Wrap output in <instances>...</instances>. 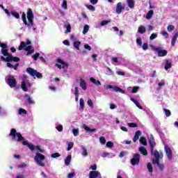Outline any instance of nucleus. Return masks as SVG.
<instances>
[{
    "mask_svg": "<svg viewBox=\"0 0 178 178\" xmlns=\"http://www.w3.org/2000/svg\"><path fill=\"white\" fill-rule=\"evenodd\" d=\"M101 156L102 158H113V156H115V155L112 153H109V152H104L102 154Z\"/></svg>",
    "mask_w": 178,
    "mask_h": 178,
    "instance_id": "a211bd4d",
    "label": "nucleus"
},
{
    "mask_svg": "<svg viewBox=\"0 0 178 178\" xmlns=\"http://www.w3.org/2000/svg\"><path fill=\"white\" fill-rule=\"evenodd\" d=\"M111 23V21H108V20H104V21H102L100 24L101 26H106V24Z\"/></svg>",
    "mask_w": 178,
    "mask_h": 178,
    "instance_id": "5fc2aeb1",
    "label": "nucleus"
},
{
    "mask_svg": "<svg viewBox=\"0 0 178 178\" xmlns=\"http://www.w3.org/2000/svg\"><path fill=\"white\" fill-rule=\"evenodd\" d=\"M138 33H139L140 34H144V33H145V26H139L138 29Z\"/></svg>",
    "mask_w": 178,
    "mask_h": 178,
    "instance_id": "cd10ccee",
    "label": "nucleus"
},
{
    "mask_svg": "<svg viewBox=\"0 0 178 178\" xmlns=\"http://www.w3.org/2000/svg\"><path fill=\"white\" fill-rule=\"evenodd\" d=\"M177 37H178V33L177 32L174 36L172 38L171 40V45L172 47H175V44H176V41H177Z\"/></svg>",
    "mask_w": 178,
    "mask_h": 178,
    "instance_id": "412c9836",
    "label": "nucleus"
},
{
    "mask_svg": "<svg viewBox=\"0 0 178 178\" xmlns=\"http://www.w3.org/2000/svg\"><path fill=\"white\" fill-rule=\"evenodd\" d=\"M149 144L150 145V151L152 152V155L154 156V153L158 150H154V147H155L156 143H155V139H154V136L152 135H151V136H150V139L149 140Z\"/></svg>",
    "mask_w": 178,
    "mask_h": 178,
    "instance_id": "9d476101",
    "label": "nucleus"
},
{
    "mask_svg": "<svg viewBox=\"0 0 178 178\" xmlns=\"http://www.w3.org/2000/svg\"><path fill=\"white\" fill-rule=\"evenodd\" d=\"M71 40L73 42L74 47L77 51H80V45H81V42L80 41L76 40V38L74 36H71Z\"/></svg>",
    "mask_w": 178,
    "mask_h": 178,
    "instance_id": "ddd939ff",
    "label": "nucleus"
},
{
    "mask_svg": "<svg viewBox=\"0 0 178 178\" xmlns=\"http://www.w3.org/2000/svg\"><path fill=\"white\" fill-rule=\"evenodd\" d=\"M86 6L89 10H91L92 12H94V10H95V7L92 6V5H86Z\"/></svg>",
    "mask_w": 178,
    "mask_h": 178,
    "instance_id": "09e8293b",
    "label": "nucleus"
},
{
    "mask_svg": "<svg viewBox=\"0 0 178 178\" xmlns=\"http://www.w3.org/2000/svg\"><path fill=\"white\" fill-rule=\"evenodd\" d=\"M127 3L129 8H130L131 9H133V8H134V1L127 0Z\"/></svg>",
    "mask_w": 178,
    "mask_h": 178,
    "instance_id": "c85d7f7f",
    "label": "nucleus"
},
{
    "mask_svg": "<svg viewBox=\"0 0 178 178\" xmlns=\"http://www.w3.org/2000/svg\"><path fill=\"white\" fill-rule=\"evenodd\" d=\"M107 88H111L113 91H115V92H121V94H124L125 92L124 90H122V88L112 85L107 86Z\"/></svg>",
    "mask_w": 178,
    "mask_h": 178,
    "instance_id": "2eb2a0df",
    "label": "nucleus"
},
{
    "mask_svg": "<svg viewBox=\"0 0 178 178\" xmlns=\"http://www.w3.org/2000/svg\"><path fill=\"white\" fill-rule=\"evenodd\" d=\"M123 9H124V6H123V3H122V2H119L118 3H117L115 8V12L117 15H120Z\"/></svg>",
    "mask_w": 178,
    "mask_h": 178,
    "instance_id": "4468645a",
    "label": "nucleus"
},
{
    "mask_svg": "<svg viewBox=\"0 0 178 178\" xmlns=\"http://www.w3.org/2000/svg\"><path fill=\"white\" fill-rule=\"evenodd\" d=\"M38 56H40V54L36 53L32 56V58H33L34 60H37L38 59Z\"/></svg>",
    "mask_w": 178,
    "mask_h": 178,
    "instance_id": "bf43d9fd",
    "label": "nucleus"
},
{
    "mask_svg": "<svg viewBox=\"0 0 178 178\" xmlns=\"http://www.w3.org/2000/svg\"><path fill=\"white\" fill-rule=\"evenodd\" d=\"M17 168H27V164H26L25 163H22V164L19 165Z\"/></svg>",
    "mask_w": 178,
    "mask_h": 178,
    "instance_id": "4d7b16f0",
    "label": "nucleus"
},
{
    "mask_svg": "<svg viewBox=\"0 0 178 178\" xmlns=\"http://www.w3.org/2000/svg\"><path fill=\"white\" fill-rule=\"evenodd\" d=\"M138 90H140V87L138 86H134L133 88H132V94H136V92H137V91H138Z\"/></svg>",
    "mask_w": 178,
    "mask_h": 178,
    "instance_id": "8fccbe9b",
    "label": "nucleus"
},
{
    "mask_svg": "<svg viewBox=\"0 0 178 178\" xmlns=\"http://www.w3.org/2000/svg\"><path fill=\"white\" fill-rule=\"evenodd\" d=\"M21 87L23 91H24L25 92H27L28 88H31V83H30L29 81L26 80L22 82Z\"/></svg>",
    "mask_w": 178,
    "mask_h": 178,
    "instance_id": "9b49d317",
    "label": "nucleus"
},
{
    "mask_svg": "<svg viewBox=\"0 0 178 178\" xmlns=\"http://www.w3.org/2000/svg\"><path fill=\"white\" fill-rule=\"evenodd\" d=\"M65 29H66L65 33H70L71 30H72V26L70 25V24H65L64 25Z\"/></svg>",
    "mask_w": 178,
    "mask_h": 178,
    "instance_id": "7c9ffc66",
    "label": "nucleus"
},
{
    "mask_svg": "<svg viewBox=\"0 0 178 178\" xmlns=\"http://www.w3.org/2000/svg\"><path fill=\"white\" fill-rule=\"evenodd\" d=\"M61 8H63V9H64L65 10H67V1H66V0H63L62 4H61Z\"/></svg>",
    "mask_w": 178,
    "mask_h": 178,
    "instance_id": "c9c22d12",
    "label": "nucleus"
},
{
    "mask_svg": "<svg viewBox=\"0 0 178 178\" xmlns=\"http://www.w3.org/2000/svg\"><path fill=\"white\" fill-rule=\"evenodd\" d=\"M141 47L143 48V51H147L148 49V44L147 43H144Z\"/></svg>",
    "mask_w": 178,
    "mask_h": 178,
    "instance_id": "864d4df0",
    "label": "nucleus"
},
{
    "mask_svg": "<svg viewBox=\"0 0 178 178\" xmlns=\"http://www.w3.org/2000/svg\"><path fill=\"white\" fill-rule=\"evenodd\" d=\"M170 67H172V63L169 62V60H166L165 70H168V69H170Z\"/></svg>",
    "mask_w": 178,
    "mask_h": 178,
    "instance_id": "72a5a7b5",
    "label": "nucleus"
},
{
    "mask_svg": "<svg viewBox=\"0 0 178 178\" xmlns=\"http://www.w3.org/2000/svg\"><path fill=\"white\" fill-rule=\"evenodd\" d=\"M25 97L27 99L28 104H29L30 105H33L35 104V102L33 99H31V97H30V95H26Z\"/></svg>",
    "mask_w": 178,
    "mask_h": 178,
    "instance_id": "b1692460",
    "label": "nucleus"
},
{
    "mask_svg": "<svg viewBox=\"0 0 178 178\" xmlns=\"http://www.w3.org/2000/svg\"><path fill=\"white\" fill-rule=\"evenodd\" d=\"M165 152L167 155L168 159L170 161H172V158H173L172 153V149L168 145H165L164 147Z\"/></svg>",
    "mask_w": 178,
    "mask_h": 178,
    "instance_id": "f8f14e48",
    "label": "nucleus"
},
{
    "mask_svg": "<svg viewBox=\"0 0 178 178\" xmlns=\"http://www.w3.org/2000/svg\"><path fill=\"white\" fill-rule=\"evenodd\" d=\"M88 30H90V26L88 25H85L83 26V34H87Z\"/></svg>",
    "mask_w": 178,
    "mask_h": 178,
    "instance_id": "4c0bfd02",
    "label": "nucleus"
},
{
    "mask_svg": "<svg viewBox=\"0 0 178 178\" xmlns=\"http://www.w3.org/2000/svg\"><path fill=\"white\" fill-rule=\"evenodd\" d=\"M26 72L31 76H33V77H34V76H36V77H38V79H41V77H42V75L40 72H38L36 70H35L34 69H33L31 67L27 68Z\"/></svg>",
    "mask_w": 178,
    "mask_h": 178,
    "instance_id": "6e6552de",
    "label": "nucleus"
},
{
    "mask_svg": "<svg viewBox=\"0 0 178 178\" xmlns=\"http://www.w3.org/2000/svg\"><path fill=\"white\" fill-rule=\"evenodd\" d=\"M16 178H24V175L23 174H17Z\"/></svg>",
    "mask_w": 178,
    "mask_h": 178,
    "instance_id": "774afa93",
    "label": "nucleus"
},
{
    "mask_svg": "<svg viewBox=\"0 0 178 178\" xmlns=\"http://www.w3.org/2000/svg\"><path fill=\"white\" fill-rule=\"evenodd\" d=\"M84 48L85 49H87L88 51H91V46L88 45V44H84Z\"/></svg>",
    "mask_w": 178,
    "mask_h": 178,
    "instance_id": "0e129e2a",
    "label": "nucleus"
},
{
    "mask_svg": "<svg viewBox=\"0 0 178 178\" xmlns=\"http://www.w3.org/2000/svg\"><path fill=\"white\" fill-rule=\"evenodd\" d=\"M67 151H70L72 148H73V145H74V143L73 142H67Z\"/></svg>",
    "mask_w": 178,
    "mask_h": 178,
    "instance_id": "473e14b6",
    "label": "nucleus"
},
{
    "mask_svg": "<svg viewBox=\"0 0 178 178\" xmlns=\"http://www.w3.org/2000/svg\"><path fill=\"white\" fill-rule=\"evenodd\" d=\"M106 147L107 148H112V147H113V143H112L111 141L107 142L106 144Z\"/></svg>",
    "mask_w": 178,
    "mask_h": 178,
    "instance_id": "3c124183",
    "label": "nucleus"
},
{
    "mask_svg": "<svg viewBox=\"0 0 178 178\" xmlns=\"http://www.w3.org/2000/svg\"><path fill=\"white\" fill-rule=\"evenodd\" d=\"M101 178V173L98 171H90L89 173V178Z\"/></svg>",
    "mask_w": 178,
    "mask_h": 178,
    "instance_id": "dca6fc26",
    "label": "nucleus"
},
{
    "mask_svg": "<svg viewBox=\"0 0 178 178\" xmlns=\"http://www.w3.org/2000/svg\"><path fill=\"white\" fill-rule=\"evenodd\" d=\"M6 81L10 86V88H15L16 87V84H17V82H16V79H15V76L12 75H8L6 78Z\"/></svg>",
    "mask_w": 178,
    "mask_h": 178,
    "instance_id": "423d86ee",
    "label": "nucleus"
},
{
    "mask_svg": "<svg viewBox=\"0 0 178 178\" xmlns=\"http://www.w3.org/2000/svg\"><path fill=\"white\" fill-rule=\"evenodd\" d=\"M81 155L82 156L86 157L88 156V152L87 151V148L84 146L81 147Z\"/></svg>",
    "mask_w": 178,
    "mask_h": 178,
    "instance_id": "6ab92c4d",
    "label": "nucleus"
},
{
    "mask_svg": "<svg viewBox=\"0 0 178 178\" xmlns=\"http://www.w3.org/2000/svg\"><path fill=\"white\" fill-rule=\"evenodd\" d=\"M56 130H58V131H63V126H62L61 124H58V126L56 127Z\"/></svg>",
    "mask_w": 178,
    "mask_h": 178,
    "instance_id": "603ef678",
    "label": "nucleus"
},
{
    "mask_svg": "<svg viewBox=\"0 0 178 178\" xmlns=\"http://www.w3.org/2000/svg\"><path fill=\"white\" fill-rule=\"evenodd\" d=\"M139 152H140V154L145 156L148 155V152H147V149H145V147H139Z\"/></svg>",
    "mask_w": 178,
    "mask_h": 178,
    "instance_id": "5701e85b",
    "label": "nucleus"
},
{
    "mask_svg": "<svg viewBox=\"0 0 178 178\" xmlns=\"http://www.w3.org/2000/svg\"><path fill=\"white\" fill-rule=\"evenodd\" d=\"M90 81H91L92 83H93V84H95L96 86H101V81H96V79H94L93 77H91V78L90 79Z\"/></svg>",
    "mask_w": 178,
    "mask_h": 178,
    "instance_id": "2f4dec72",
    "label": "nucleus"
},
{
    "mask_svg": "<svg viewBox=\"0 0 178 178\" xmlns=\"http://www.w3.org/2000/svg\"><path fill=\"white\" fill-rule=\"evenodd\" d=\"M154 156L152 159V163L154 164H157L158 168L160 169V170H163L165 169V165L163 164L159 163V159H162L163 158V154L161 152L156 151L154 153Z\"/></svg>",
    "mask_w": 178,
    "mask_h": 178,
    "instance_id": "20e7f679",
    "label": "nucleus"
},
{
    "mask_svg": "<svg viewBox=\"0 0 178 178\" xmlns=\"http://www.w3.org/2000/svg\"><path fill=\"white\" fill-rule=\"evenodd\" d=\"M22 19L24 23L25 26H27L29 30H33V31H35V27L34 26V22H33V19H34V15L33 14V10L31 8H29L27 11V19L28 22H27V19L26 18V13H23Z\"/></svg>",
    "mask_w": 178,
    "mask_h": 178,
    "instance_id": "7ed1b4c3",
    "label": "nucleus"
},
{
    "mask_svg": "<svg viewBox=\"0 0 178 178\" xmlns=\"http://www.w3.org/2000/svg\"><path fill=\"white\" fill-rule=\"evenodd\" d=\"M90 169L92 170H97V164H95L93 165H90Z\"/></svg>",
    "mask_w": 178,
    "mask_h": 178,
    "instance_id": "69168bd1",
    "label": "nucleus"
},
{
    "mask_svg": "<svg viewBox=\"0 0 178 178\" xmlns=\"http://www.w3.org/2000/svg\"><path fill=\"white\" fill-rule=\"evenodd\" d=\"M60 154L59 153H54L51 154V158H59Z\"/></svg>",
    "mask_w": 178,
    "mask_h": 178,
    "instance_id": "13d9d810",
    "label": "nucleus"
},
{
    "mask_svg": "<svg viewBox=\"0 0 178 178\" xmlns=\"http://www.w3.org/2000/svg\"><path fill=\"white\" fill-rule=\"evenodd\" d=\"M79 106H80V109L81 111H84V99H83V98L80 99L79 100Z\"/></svg>",
    "mask_w": 178,
    "mask_h": 178,
    "instance_id": "f704fd0d",
    "label": "nucleus"
},
{
    "mask_svg": "<svg viewBox=\"0 0 178 178\" xmlns=\"http://www.w3.org/2000/svg\"><path fill=\"white\" fill-rule=\"evenodd\" d=\"M158 37V33H152L150 37H149V40L150 41H153V40H155V38H156Z\"/></svg>",
    "mask_w": 178,
    "mask_h": 178,
    "instance_id": "37998d69",
    "label": "nucleus"
},
{
    "mask_svg": "<svg viewBox=\"0 0 178 178\" xmlns=\"http://www.w3.org/2000/svg\"><path fill=\"white\" fill-rule=\"evenodd\" d=\"M131 163L133 166L140 163V154L136 153L134 154L133 158L131 159Z\"/></svg>",
    "mask_w": 178,
    "mask_h": 178,
    "instance_id": "1a4fd4ad",
    "label": "nucleus"
},
{
    "mask_svg": "<svg viewBox=\"0 0 178 178\" xmlns=\"http://www.w3.org/2000/svg\"><path fill=\"white\" fill-rule=\"evenodd\" d=\"M72 134L74 137H77L80 134V129H79V128L73 129Z\"/></svg>",
    "mask_w": 178,
    "mask_h": 178,
    "instance_id": "c756f323",
    "label": "nucleus"
},
{
    "mask_svg": "<svg viewBox=\"0 0 178 178\" xmlns=\"http://www.w3.org/2000/svg\"><path fill=\"white\" fill-rule=\"evenodd\" d=\"M83 129H84V130H86V131H90V133L96 131L97 130L96 129H90L86 124H83Z\"/></svg>",
    "mask_w": 178,
    "mask_h": 178,
    "instance_id": "a878e982",
    "label": "nucleus"
},
{
    "mask_svg": "<svg viewBox=\"0 0 178 178\" xmlns=\"http://www.w3.org/2000/svg\"><path fill=\"white\" fill-rule=\"evenodd\" d=\"M9 136L11 138L12 141H15V143H22L23 145H26L31 151H36L34 156L35 162L39 165V166H42V168L45 166V163L42 162V161L45 159V156L42 154L45 151L43 149H41V147L39 145L35 146L33 143H29V141L23 137L22 134L20 132H17L15 129H10Z\"/></svg>",
    "mask_w": 178,
    "mask_h": 178,
    "instance_id": "f257e3e1",
    "label": "nucleus"
},
{
    "mask_svg": "<svg viewBox=\"0 0 178 178\" xmlns=\"http://www.w3.org/2000/svg\"><path fill=\"white\" fill-rule=\"evenodd\" d=\"M167 30H168V31H169V33H172V31H173V30H175V26H173V25H169V26L167 27Z\"/></svg>",
    "mask_w": 178,
    "mask_h": 178,
    "instance_id": "a18cd8bd",
    "label": "nucleus"
},
{
    "mask_svg": "<svg viewBox=\"0 0 178 178\" xmlns=\"http://www.w3.org/2000/svg\"><path fill=\"white\" fill-rule=\"evenodd\" d=\"M19 115H27V111L24 108H19L18 111Z\"/></svg>",
    "mask_w": 178,
    "mask_h": 178,
    "instance_id": "79ce46f5",
    "label": "nucleus"
},
{
    "mask_svg": "<svg viewBox=\"0 0 178 178\" xmlns=\"http://www.w3.org/2000/svg\"><path fill=\"white\" fill-rule=\"evenodd\" d=\"M136 44L138 47H143V40H141V38H138L136 39Z\"/></svg>",
    "mask_w": 178,
    "mask_h": 178,
    "instance_id": "58836bf2",
    "label": "nucleus"
},
{
    "mask_svg": "<svg viewBox=\"0 0 178 178\" xmlns=\"http://www.w3.org/2000/svg\"><path fill=\"white\" fill-rule=\"evenodd\" d=\"M74 176H76V173L75 172H70V173L68 174L67 178H73Z\"/></svg>",
    "mask_w": 178,
    "mask_h": 178,
    "instance_id": "052dcab7",
    "label": "nucleus"
},
{
    "mask_svg": "<svg viewBox=\"0 0 178 178\" xmlns=\"http://www.w3.org/2000/svg\"><path fill=\"white\" fill-rule=\"evenodd\" d=\"M140 136H141V131H137L135 133V136H134V137L133 138L134 143H136V141H137V140H138V138H140Z\"/></svg>",
    "mask_w": 178,
    "mask_h": 178,
    "instance_id": "4be33fe9",
    "label": "nucleus"
},
{
    "mask_svg": "<svg viewBox=\"0 0 178 178\" xmlns=\"http://www.w3.org/2000/svg\"><path fill=\"white\" fill-rule=\"evenodd\" d=\"M111 60L114 63H119V60L118 59V58L116 57H113L111 58Z\"/></svg>",
    "mask_w": 178,
    "mask_h": 178,
    "instance_id": "e2e57ef3",
    "label": "nucleus"
},
{
    "mask_svg": "<svg viewBox=\"0 0 178 178\" xmlns=\"http://www.w3.org/2000/svg\"><path fill=\"white\" fill-rule=\"evenodd\" d=\"M139 141L143 145H147V139L145 137H141Z\"/></svg>",
    "mask_w": 178,
    "mask_h": 178,
    "instance_id": "e433bc0d",
    "label": "nucleus"
},
{
    "mask_svg": "<svg viewBox=\"0 0 178 178\" xmlns=\"http://www.w3.org/2000/svg\"><path fill=\"white\" fill-rule=\"evenodd\" d=\"M129 127H137V124L134 122L129 123L128 124Z\"/></svg>",
    "mask_w": 178,
    "mask_h": 178,
    "instance_id": "680f3d73",
    "label": "nucleus"
},
{
    "mask_svg": "<svg viewBox=\"0 0 178 178\" xmlns=\"http://www.w3.org/2000/svg\"><path fill=\"white\" fill-rule=\"evenodd\" d=\"M0 115H8L6 109H3L2 106H0Z\"/></svg>",
    "mask_w": 178,
    "mask_h": 178,
    "instance_id": "c03bdc74",
    "label": "nucleus"
},
{
    "mask_svg": "<svg viewBox=\"0 0 178 178\" xmlns=\"http://www.w3.org/2000/svg\"><path fill=\"white\" fill-rule=\"evenodd\" d=\"M163 112L167 118H169L172 113H170V111L166 108H163Z\"/></svg>",
    "mask_w": 178,
    "mask_h": 178,
    "instance_id": "ea45409f",
    "label": "nucleus"
},
{
    "mask_svg": "<svg viewBox=\"0 0 178 178\" xmlns=\"http://www.w3.org/2000/svg\"><path fill=\"white\" fill-rule=\"evenodd\" d=\"M79 86H80L81 88H82V90H83V91H86V90H87V83L86 82V81H84V79H80Z\"/></svg>",
    "mask_w": 178,
    "mask_h": 178,
    "instance_id": "f3484780",
    "label": "nucleus"
},
{
    "mask_svg": "<svg viewBox=\"0 0 178 178\" xmlns=\"http://www.w3.org/2000/svg\"><path fill=\"white\" fill-rule=\"evenodd\" d=\"M74 88H75L74 95H79V88L75 87Z\"/></svg>",
    "mask_w": 178,
    "mask_h": 178,
    "instance_id": "338daca9",
    "label": "nucleus"
},
{
    "mask_svg": "<svg viewBox=\"0 0 178 178\" xmlns=\"http://www.w3.org/2000/svg\"><path fill=\"white\" fill-rule=\"evenodd\" d=\"M151 48H152V51L157 52L158 56L162 57V56H166V55H168V51L163 50L159 47H156V46L152 45Z\"/></svg>",
    "mask_w": 178,
    "mask_h": 178,
    "instance_id": "0eeeda50",
    "label": "nucleus"
},
{
    "mask_svg": "<svg viewBox=\"0 0 178 178\" xmlns=\"http://www.w3.org/2000/svg\"><path fill=\"white\" fill-rule=\"evenodd\" d=\"M161 34H162L166 38H169V34H168V32L163 31H161Z\"/></svg>",
    "mask_w": 178,
    "mask_h": 178,
    "instance_id": "6e6d98bb",
    "label": "nucleus"
},
{
    "mask_svg": "<svg viewBox=\"0 0 178 178\" xmlns=\"http://www.w3.org/2000/svg\"><path fill=\"white\" fill-rule=\"evenodd\" d=\"M11 15L15 17V19H20V15L16 12H11Z\"/></svg>",
    "mask_w": 178,
    "mask_h": 178,
    "instance_id": "49530a36",
    "label": "nucleus"
},
{
    "mask_svg": "<svg viewBox=\"0 0 178 178\" xmlns=\"http://www.w3.org/2000/svg\"><path fill=\"white\" fill-rule=\"evenodd\" d=\"M87 104L90 108H94V102H92L91 99H88Z\"/></svg>",
    "mask_w": 178,
    "mask_h": 178,
    "instance_id": "a19ab883",
    "label": "nucleus"
},
{
    "mask_svg": "<svg viewBox=\"0 0 178 178\" xmlns=\"http://www.w3.org/2000/svg\"><path fill=\"white\" fill-rule=\"evenodd\" d=\"M152 16H154V10H150L146 15V19H147V20H149L152 17Z\"/></svg>",
    "mask_w": 178,
    "mask_h": 178,
    "instance_id": "bb28decb",
    "label": "nucleus"
},
{
    "mask_svg": "<svg viewBox=\"0 0 178 178\" xmlns=\"http://www.w3.org/2000/svg\"><path fill=\"white\" fill-rule=\"evenodd\" d=\"M99 143L102 145L105 144L106 143V139H105V137H104V136L100 137Z\"/></svg>",
    "mask_w": 178,
    "mask_h": 178,
    "instance_id": "de8ad7c7",
    "label": "nucleus"
},
{
    "mask_svg": "<svg viewBox=\"0 0 178 178\" xmlns=\"http://www.w3.org/2000/svg\"><path fill=\"white\" fill-rule=\"evenodd\" d=\"M147 170L150 172V176H152V172H154V168H152V164L151 163H148L147 165Z\"/></svg>",
    "mask_w": 178,
    "mask_h": 178,
    "instance_id": "393cba45",
    "label": "nucleus"
},
{
    "mask_svg": "<svg viewBox=\"0 0 178 178\" xmlns=\"http://www.w3.org/2000/svg\"><path fill=\"white\" fill-rule=\"evenodd\" d=\"M30 44H31V41H30L29 40H27L26 42H21V44L19 47V51L24 49L25 51H28L26 55H31V54L34 52V49H33V47L30 45Z\"/></svg>",
    "mask_w": 178,
    "mask_h": 178,
    "instance_id": "39448f33",
    "label": "nucleus"
},
{
    "mask_svg": "<svg viewBox=\"0 0 178 178\" xmlns=\"http://www.w3.org/2000/svg\"><path fill=\"white\" fill-rule=\"evenodd\" d=\"M0 47L1 48V54L3 55L0 57L1 60H3V62H8L7 67H10V69H14V70H17L19 63H16L15 65H13L9 62H19V60H20V58H19L18 57H14L13 56H12V54H9V50L8 49V44L0 42Z\"/></svg>",
    "mask_w": 178,
    "mask_h": 178,
    "instance_id": "f03ea898",
    "label": "nucleus"
},
{
    "mask_svg": "<svg viewBox=\"0 0 178 178\" xmlns=\"http://www.w3.org/2000/svg\"><path fill=\"white\" fill-rule=\"evenodd\" d=\"M70 162H72V154L68 155L65 159V165L66 166H69L70 165Z\"/></svg>",
    "mask_w": 178,
    "mask_h": 178,
    "instance_id": "aec40b11",
    "label": "nucleus"
}]
</instances>
